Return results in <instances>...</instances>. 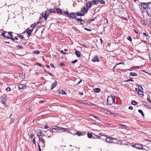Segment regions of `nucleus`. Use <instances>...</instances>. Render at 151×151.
<instances>
[{"label":"nucleus","mask_w":151,"mask_h":151,"mask_svg":"<svg viewBox=\"0 0 151 151\" xmlns=\"http://www.w3.org/2000/svg\"><path fill=\"white\" fill-rule=\"evenodd\" d=\"M150 4V2L142 3L141 6L143 7L144 8L145 10L146 11V13L148 14V15L151 16V9L149 6V4Z\"/></svg>","instance_id":"f257e3e1"},{"label":"nucleus","mask_w":151,"mask_h":151,"mask_svg":"<svg viewBox=\"0 0 151 151\" xmlns=\"http://www.w3.org/2000/svg\"><path fill=\"white\" fill-rule=\"evenodd\" d=\"M115 101V97L114 96H109L107 99L108 103L110 105L112 104Z\"/></svg>","instance_id":"f03ea898"},{"label":"nucleus","mask_w":151,"mask_h":151,"mask_svg":"<svg viewBox=\"0 0 151 151\" xmlns=\"http://www.w3.org/2000/svg\"><path fill=\"white\" fill-rule=\"evenodd\" d=\"M50 129L52 130H55V131H53L54 132H57L58 131H62L63 129L62 127H59L57 126H54V127H51Z\"/></svg>","instance_id":"7ed1b4c3"},{"label":"nucleus","mask_w":151,"mask_h":151,"mask_svg":"<svg viewBox=\"0 0 151 151\" xmlns=\"http://www.w3.org/2000/svg\"><path fill=\"white\" fill-rule=\"evenodd\" d=\"M108 143H111L114 142L113 140H115V138H111L110 137H107L106 138H104Z\"/></svg>","instance_id":"20e7f679"},{"label":"nucleus","mask_w":151,"mask_h":151,"mask_svg":"<svg viewBox=\"0 0 151 151\" xmlns=\"http://www.w3.org/2000/svg\"><path fill=\"white\" fill-rule=\"evenodd\" d=\"M53 135L52 132L51 131L47 130L46 131V134L45 135V136L50 138Z\"/></svg>","instance_id":"39448f33"},{"label":"nucleus","mask_w":151,"mask_h":151,"mask_svg":"<svg viewBox=\"0 0 151 151\" xmlns=\"http://www.w3.org/2000/svg\"><path fill=\"white\" fill-rule=\"evenodd\" d=\"M133 147L136 148L137 149H143L142 145L139 144L134 145H133Z\"/></svg>","instance_id":"423d86ee"},{"label":"nucleus","mask_w":151,"mask_h":151,"mask_svg":"<svg viewBox=\"0 0 151 151\" xmlns=\"http://www.w3.org/2000/svg\"><path fill=\"white\" fill-rule=\"evenodd\" d=\"M18 86L19 89L26 88L27 87L25 84H19Z\"/></svg>","instance_id":"0eeeda50"},{"label":"nucleus","mask_w":151,"mask_h":151,"mask_svg":"<svg viewBox=\"0 0 151 151\" xmlns=\"http://www.w3.org/2000/svg\"><path fill=\"white\" fill-rule=\"evenodd\" d=\"M92 61L94 62H99L100 61V59L98 56L96 55L92 60Z\"/></svg>","instance_id":"6e6552de"},{"label":"nucleus","mask_w":151,"mask_h":151,"mask_svg":"<svg viewBox=\"0 0 151 151\" xmlns=\"http://www.w3.org/2000/svg\"><path fill=\"white\" fill-rule=\"evenodd\" d=\"M39 139L40 142H41L42 143V146L44 147L45 146V141L42 138L40 137H39Z\"/></svg>","instance_id":"1a4fd4ad"},{"label":"nucleus","mask_w":151,"mask_h":151,"mask_svg":"<svg viewBox=\"0 0 151 151\" xmlns=\"http://www.w3.org/2000/svg\"><path fill=\"white\" fill-rule=\"evenodd\" d=\"M33 29H30L29 30V29L28 28L26 29L25 30V31L26 32V33L29 35L28 37L31 35V33L33 31Z\"/></svg>","instance_id":"9d476101"},{"label":"nucleus","mask_w":151,"mask_h":151,"mask_svg":"<svg viewBox=\"0 0 151 151\" xmlns=\"http://www.w3.org/2000/svg\"><path fill=\"white\" fill-rule=\"evenodd\" d=\"M142 104L145 106L147 108L150 109V105L148 103L145 101H143L142 102Z\"/></svg>","instance_id":"9b49d317"},{"label":"nucleus","mask_w":151,"mask_h":151,"mask_svg":"<svg viewBox=\"0 0 151 151\" xmlns=\"http://www.w3.org/2000/svg\"><path fill=\"white\" fill-rule=\"evenodd\" d=\"M36 133L38 136L40 137V136H41L42 131L40 129H37L36 130Z\"/></svg>","instance_id":"f8f14e48"},{"label":"nucleus","mask_w":151,"mask_h":151,"mask_svg":"<svg viewBox=\"0 0 151 151\" xmlns=\"http://www.w3.org/2000/svg\"><path fill=\"white\" fill-rule=\"evenodd\" d=\"M68 17L73 19H76L75 13L73 12L71 13L70 14L69 13V16Z\"/></svg>","instance_id":"ddd939ff"},{"label":"nucleus","mask_w":151,"mask_h":151,"mask_svg":"<svg viewBox=\"0 0 151 151\" xmlns=\"http://www.w3.org/2000/svg\"><path fill=\"white\" fill-rule=\"evenodd\" d=\"M92 2L89 1L86 4V6L88 9H90L92 6Z\"/></svg>","instance_id":"4468645a"},{"label":"nucleus","mask_w":151,"mask_h":151,"mask_svg":"<svg viewBox=\"0 0 151 151\" xmlns=\"http://www.w3.org/2000/svg\"><path fill=\"white\" fill-rule=\"evenodd\" d=\"M81 10L82 11V12H83L85 14V13H87L88 11V9L85 7H83L81 9Z\"/></svg>","instance_id":"2eb2a0df"},{"label":"nucleus","mask_w":151,"mask_h":151,"mask_svg":"<svg viewBox=\"0 0 151 151\" xmlns=\"http://www.w3.org/2000/svg\"><path fill=\"white\" fill-rule=\"evenodd\" d=\"M136 91H138V93L140 95H142L143 93V89L142 90V89H140L139 88L138 89L136 88Z\"/></svg>","instance_id":"dca6fc26"},{"label":"nucleus","mask_w":151,"mask_h":151,"mask_svg":"<svg viewBox=\"0 0 151 151\" xmlns=\"http://www.w3.org/2000/svg\"><path fill=\"white\" fill-rule=\"evenodd\" d=\"M12 32H8V34L10 36V37H8V38L10 39L13 41H14V38L12 37L13 35H12Z\"/></svg>","instance_id":"f3484780"},{"label":"nucleus","mask_w":151,"mask_h":151,"mask_svg":"<svg viewBox=\"0 0 151 151\" xmlns=\"http://www.w3.org/2000/svg\"><path fill=\"white\" fill-rule=\"evenodd\" d=\"M76 134L78 135V136H81V135H84L85 134V132H83L81 133L80 132L77 131L75 134Z\"/></svg>","instance_id":"a211bd4d"},{"label":"nucleus","mask_w":151,"mask_h":151,"mask_svg":"<svg viewBox=\"0 0 151 151\" xmlns=\"http://www.w3.org/2000/svg\"><path fill=\"white\" fill-rule=\"evenodd\" d=\"M57 84V83L56 81H55L54 83H53L51 86V89H53L54 88L56 87Z\"/></svg>","instance_id":"6ab92c4d"},{"label":"nucleus","mask_w":151,"mask_h":151,"mask_svg":"<svg viewBox=\"0 0 151 151\" xmlns=\"http://www.w3.org/2000/svg\"><path fill=\"white\" fill-rule=\"evenodd\" d=\"M58 92L60 93L61 94H66L65 92L62 90H58Z\"/></svg>","instance_id":"aec40b11"},{"label":"nucleus","mask_w":151,"mask_h":151,"mask_svg":"<svg viewBox=\"0 0 151 151\" xmlns=\"http://www.w3.org/2000/svg\"><path fill=\"white\" fill-rule=\"evenodd\" d=\"M19 77L22 79H24L25 77V74L24 73H21L19 74Z\"/></svg>","instance_id":"412c9836"},{"label":"nucleus","mask_w":151,"mask_h":151,"mask_svg":"<svg viewBox=\"0 0 151 151\" xmlns=\"http://www.w3.org/2000/svg\"><path fill=\"white\" fill-rule=\"evenodd\" d=\"M85 14L83 13V12H81L80 13L78 12L77 13L76 15L78 16H83Z\"/></svg>","instance_id":"4be33fe9"},{"label":"nucleus","mask_w":151,"mask_h":151,"mask_svg":"<svg viewBox=\"0 0 151 151\" xmlns=\"http://www.w3.org/2000/svg\"><path fill=\"white\" fill-rule=\"evenodd\" d=\"M56 12L59 14H62V10L60 9H55Z\"/></svg>","instance_id":"5701e85b"},{"label":"nucleus","mask_w":151,"mask_h":151,"mask_svg":"<svg viewBox=\"0 0 151 151\" xmlns=\"http://www.w3.org/2000/svg\"><path fill=\"white\" fill-rule=\"evenodd\" d=\"M130 76H136L137 75V73L134 72H130Z\"/></svg>","instance_id":"b1692460"},{"label":"nucleus","mask_w":151,"mask_h":151,"mask_svg":"<svg viewBox=\"0 0 151 151\" xmlns=\"http://www.w3.org/2000/svg\"><path fill=\"white\" fill-rule=\"evenodd\" d=\"M94 91L97 93H99L100 92L101 89L99 88H95L94 89Z\"/></svg>","instance_id":"393cba45"},{"label":"nucleus","mask_w":151,"mask_h":151,"mask_svg":"<svg viewBox=\"0 0 151 151\" xmlns=\"http://www.w3.org/2000/svg\"><path fill=\"white\" fill-rule=\"evenodd\" d=\"M75 53L78 57H79L81 56V55L79 52L76 51H75Z\"/></svg>","instance_id":"a878e982"},{"label":"nucleus","mask_w":151,"mask_h":151,"mask_svg":"<svg viewBox=\"0 0 151 151\" xmlns=\"http://www.w3.org/2000/svg\"><path fill=\"white\" fill-rule=\"evenodd\" d=\"M62 128L63 129L62 130V131H61L62 132H67L68 133H69L70 132L69 131V130L67 129V128H64L63 127H62Z\"/></svg>","instance_id":"bb28decb"},{"label":"nucleus","mask_w":151,"mask_h":151,"mask_svg":"<svg viewBox=\"0 0 151 151\" xmlns=\"http://www.w3.org/2000/svg\"><path fill=\"white\" fill-rule=\"evenodd\" d=\"M87 136H88V137L89 138H91L93 137L92 134L91 133H90L89 132H88L87 133Z\"/></svg>","instance_id":"cd10ccee"},{"label":"nucleus","mask_w":151,"mask_h":151,"mask_svg":"<svg viewBox=\"0 0 151 151\" xmlns=\"http://www.w3.org/2000/svg\"><path fill=\"white\" fill-rule=\"evenodd\" d=\"M45 13H42V17H45V16H48L49 15H47V12H45Z\"/></svg>","instance_id":"c85d7f7f"},{"label":"nucleus","mask_w":151,"mask_h":151,"mask_svg":"<svg viewBox=\"0 0 151 151\" xmlns=\"http://www.w3.org/2000/svg\"><path fill=\"white\" fill-rule=\"evenodd\" d=\"M131 104L133 105H137L138 104L137 102L135 101H132Z\"/></svg>","instance_id":"c756f323"},{"label":"nucleus","mask_w":151,"mask_h":151,"mask_svg":"<svg viewBox=\"0 0 151 151\" xmlns=\"http://www.w3.org/2000/svg\"><path fill=\"white\" fill-rule=\"evenodd\" d=\"M138 111L139 113H140L142 116H144V113L142 111L141 109L139 110Z\"/></svg>","instance_id":"7c9ffc66"},{"label":"nucleus","mask_w":151,"mask_h":151,"mask_svg":"<svg viewBox=\"0 0 151 151\" xmlns=\"http://www.w3.org/2000/svg\"><path fill=\"white\" fill-rule=\"evenodd\" d=\"M33 53L36 54H39L40 53V52L39 51L37 50V51H34L33 52Z\"/></svg>","instance_id":"2f4dec72"},{"label":"nucleus","mask_w":151,"mask_h":151,"mask_svg":"<svg viewBox=\"0 0 151 151\" xmlns=\"http://www.w3.org/2000/svg\"><path fill=\"white\" fill-rule=\"evenodd\" d=\"M91 2H92V4H93V5H95L96 4L97 0H93Z\"/></svg>","instance_id":"473e14b6"},{"label":"nucleus","mask_w":151,"mask_h":151,"mask_svg":"<svg viewBox=\"0 0 151 151\" xmlns=\"http://www.w3.org/2000/svg\"><path fill=\"white\" fill-rule=\"evenodd\" d=\"M104 111L105 113L106 114H111V113L110 111H109L106 110H104Z\"/></svg>","instance_id":"72a5a7b5"},{"label":"nucleus","mask_w":151,"mask_h":151,"mask_svg":"<svg viewBox=\"0 0 151 151\" xmlns=\"http://www.w3.org/2000/svg\"><path fill=\"white\" fill-rule=\"evenodd\" d=\"M49 12H50V13H55V11L54 10L52 9H50L49 10Z\"/></svg>","instance_id":"f704fd0d"},{"label":"nucleus","mask_w":151,"mask_h":151,"mask_svg":"<svg viewBox=\"0 0 151 151\" xmlns=\"http://www.w3.org/2000/svg\"><path fill=\"white\" fill-rule=\"evenodd\" d=\"M129 81H132V82H134V80H132V79H128L127 80H126L125 81V82H129Z\"/></svg>","instance_id":"c9c22d12"},{"label":"nucleus","mask_w":151,"mask_h":151,"mask_svg":"<svg viewBox=\"0 0 151 151\" xmlns=\"http://www.w3.org/2000/svg\"><path fill=\"white\" fill-rule=\"evenodd\" d=\"M140 22H141V23L142 24L144 25L145 26L146 25V24L144 20H140Z\"/></svg>","instance_id":"e433bc0d"},{"label":"nucleus","mask_w":151,"mask_h":151,"mask_svg":"<svg viewBox=\"0 0 151 151\" xmlns=\"http://www.w3.org/2000/svg\"><path fill=\"white\" fill-rule=\"evenodd\" d=\"M34 134L33 133H32L30 134V137L31 139L33 138L34 136Z\"/></svg>","instance_id":"4c0bfd02"},{"label":"nucleus","mask_w":151,"mask_h":151,"mask_svg":"<svg viewBox=\"0 0 151 151\" xmlns=\"http://www.w3.org/2000/svg\"><path fill=\"white\" fill-rule=\"evenodd\" d=\"M5 31L4 32H3V33H1V35L2 37H5L6 35H5Z\"/></svg>","instance_id":"58836bf2"},{"label":"nucleus","mask_w":151,"mask_h":151,"mask_svg":"<svg viewBox=\"0 0 151 151\" xmlns=\"http://www.w3.org/2000/svg\"><path fill=\"white\" fill-rule=\"evenodd\" d=\"M127 39H128V40L130 41H132V39L131 36H129L128 37Z\"/></svg>","instance_id":"ea45409f"},{"label":"nucleus","mask_w":151,"mask_h":151,"mask_svg":"<svg viewBox=\"0 0 151 151\" xmlns=\"http://www.w3.org/2000/svg\"><path fill=\"white\" fill-rule=\"evenodd\" d=\"M63 13L64 14H65V15H66L68 17V16H69V13L68 12H63Z\"/></svg>","instance_id":"a19ab883"},{"label":"nucleus","mask_w":151,"mask_h":151,"mask_svg":"<svg viewBox=\"0 0 151 151\" xmlns=\"http://www.w3.org/2000/svg\"><path fill=\"white\" fill-rule=\"evenodd\" d=\"M5 35H6L5 37L8 38V36L9 35V34H8V32H5Z\"/></svg>","instance_id":"79ce46f5"},{"label":"nucleus","mask_w":151,"mask_h":151,"mask_svg":"<svg viewBox=\"0 0 151 151\" xmlns=\"http://www.w3.org/2000/svg\"><path fill=\"white\" fill-rule=\"evenodd\" d=\"M76 20L78 22L79 21H80L81 22L83 21V19H81V18H80V19H78L76 18Z\"/></svg>","instance_id":"37998d69"},{"label":"nucleus","mask_w":151,"mask_h":151,"mask_svg":"<svg viewBox=\"0 0 151 151\" xmlns=\"http://www.w3.org/2000/svg\"><path fill=\"white\" fill-rule=\"evenodd\" d=\"M17 48H20V49H21V48H23V47L21 45H18L17 46Z\"/></svg>","instance_id":"c03bdc74"},{"label":"nucleus","mask_w":151,"mask_h":151,"mask_svg":"<svg viewBox=\"0 0 151 151\" xmlns=\"http://www.w3.org/2000/svg\"><path fill=\"white\" fill-rule=\"evenodd\" d=\"M36 25V24L35 23H34V24H32L30 27L32 28H34L35 27Z\"/></svg>","instance_id":"a18cd8bd"},{"label":"nucleus","mask_w":151,"mask_h":151,"mask_svg":"<svg viewBox=\"0 0 151 151\" xmlns=\"http://www.w3.org/2000/svg\"><path fill=\"white\" fill-rule=\"evenodd\" d=\"M99 1L100 2L101 4H104L105 3V1L103 0H100Z\"/></svg>","instance_id":"49530a36"},{"label":"nucleus","mask_w":151,"mask_h":151,"mask_svg":"<svg viewBox=\"0 0 151 151\" xmlns=\"http://www.w3.org/2000/svg\"><path fill=\"white\" fill-rule=\"evenodd\" d=\"M6 91H10L11 90V88H10L8 87L6 88Z\"/></svg>","instance_id":"de8ad7c7"},{"label":"nucleus","mask_w":151,"mask_h":151,"mask_svg":"<svg viewBox=\"0 0 151 151\" xmlns=\"http://www.w3.org/2000/svg\"><path fill=\"white\" fill-rule=\"evenodd\" d=\"M93 116V117H95L96 119H97L99 120L100 119V118L99 117L97 116Z\"/></svg>","instance_id":"09e8293b"},{"label":"nucleus","mask_w":151,"mask_h":151,"mask_svg":"<svg viewBox=\"0 0 151 151\" xmlns=\"http://www.w3.org/2000/svg\"><path fill=\"white\" fill-rule=\"evenodd\" d=\"M18 37H19L21 39H22L24 38V37L21 35H19L18 36Z\"/></svg>","instance_id":"8fccbe9b"},{"label":"nucleus","mask_w":151,"mask_h":151,"mask_svg":"<svg viewBox=\"0 0 151 151\" xmlns=\"http://www.w3.org/2000/svg\"><path fill=\"white\" fill-rule=\"evenodd\" d=\"M77 62V60H74L73 61L71 62V63H72L74 64L76 63V62Z\"/></svg>","instance_id":"3c124183"},{"label":"nucleus","mask_w":151,"mask_h":151,"mask_svg":"<svg viewBox=\"0 0 151 151\" xmlns=\"http://www.w3.org/2000/svg\"><path fill=\"white\" fill-rule=\"evenodd\" d=\"M1 103L4 105H5L6 104L5 102H4V101L2 100L1 101Z\"/></svg>","instance_id":"603ef678"},{"label":"nucleus","mask_w":151,"mask_h":151,"mask_svg":"<svg viewBox=\"0 0 151 151\" xmlns=\"http://www.w3.org/2000/svg\"><path fill=\"white\" fill-rule=\"evenodd\" d=\"M60 52L63 54L64 55H65L66 54V52H63V51L62 50H61L60 51Z\"/></svg>","instance_id":"864d4df0"},{"label":"nucleus","mask_w":151,"mask_h":151,"mask_svg":"<svg viewBox=\"0 0 151 151\" xmlns=\"http://www.w3.org/2000/svg\"><path fill=\"white\" fill-rule=\"evenodd\" d=\"M35 138H34L33 140H32V142L33 143L35 144V145H36V143H35Z\"/></svg>","instance_id":"5fc2aeb1"},{"label":"nucleus","mask_w":151,"mask_h":151,"mask_svg":"<svg viewBox=\"0 0 151 151\" xmlns=\"http://www.w3.org/2000/svg\"><path fill=\"white\" fill-rule=\"evenodd\" d=\"M96 136L98 137V138L99 139H104V138H102V137H99L98 136Z\"/></svg>","instance_id":"6e6d98bb"},{"label":"nucleus","mask_w":151,"mask_h":151,"mask_svg":"<svg viewBox=\"0 0 151 151\" xmlns=\"http://www.w3.org/2000/svg\"><path fill=\"white\" fill-rule=\"evenodd\" d=\"M84 29L87 31H88L89 32L91 31V30L89 29H88L86 28H84Z\"/></svg>","instance_id":"4d7b16f0"},{"label":"nucleus","mask_w":151,"mask_h":151,"mask_svg":"<svg viewBox=\"0 0 151 151\" xmlns=\"http://www.w3.org/2000/svg\"><path fill=\"white\" fill-rule=\"evenodd\" d=\"M129 109H130V110H132L133 109V107H132V106H130L129 107Z\"/></svg>","instance_id":"13d9d810"},{"label":"nucleus","mask_w":151,"mask_h":151,"mask_svg":"<svg viewBox=\"0 0 151 151\" xmlns=\"http://www.w3.org/2000/svg\"><path fill=\"white\" fill-rule=\"evenodd\" d=\"M143 34L144 36H145L146 37L148 36L147 33L146 32H144L143 33Z\"/></svg>","instance_id":"bf43d9fd"},{"label":"nucleus","mask_w":151,"mask_h":151,"mask_svg":"<svg viewBox=\"0 0 151 151\" xmlns=\"http://www.w3.org/2000/svg\"><path fill=\"white\" fill-rule=\"evenodd\" d=\"M37 65H38L39 66H41L42 65L40 63H36Z\"/></svg>","instance_id":"052dcab7"},{"label":"nucleus","mask_w":151,"mask_h":151,"mask_svg":"<svg viewBox=\"0 0 151 151\" xmlns=\"http://www.w3.org/2000/svg\"><path fill=\"white\" fill-rule=\"evenodd\" d=\"M47 73L52 76H53V75L50 72H47Z\"/></svg>","instance_id":"680f3d73"},{"label":"nucleus","mask_w":151,"mask_h":151,"mask_svg":"<svg viewBox=\"0 0 151 151\" xmlns=\"http://www.w3.org/2000/svg\"><path fill=\"white\" fill-rule=\"evenodd\" d=\"M134 68V67H132L130 69H128V70L129 71H132L133 70Z\"/></svg>","instance_id":"e2e57ef3"},{"label":"nucleus","mask_w":151,"mask_h":151,"mask_svg":"<svg viewBox=\"0 0 151 151\" xmlns=\"http://www.w3.org/2000/svg\"><path fill=\"white\" fill-rule=\"evenodd\" d=\"M138 88H140V89H142V90L143 89L142 88V87H141V85H138Z\"/></svg>","instance_id":"0e129e2a"},{"label":"nucleus","mask_w":151,"mask_h":151,"mask_svg":"<svg viewBox=\"0 0 151 151\" xmlns=\"http://www.w3.org/2000/svg\"><path fill=\"white\" fill-rule=\"evenodd\" d=\"M38 149L39 151H41V149L40 147V146L39 145H38Z\"/></svg>","instance_id":"69168bd1"},{"label":"nucleus","mask_w":151,"mask_h":151,"mask_svg":"<svg viewBox=\"0 0 151 151\" xmlns=\"http://www.w3.org/2000/svg\"><path fill=\"white\" fill-rule=\"evenodd\" d=\"M14 120L12 119H11V120L10 121V123H12L13 122H14Z\"/></svg>","instance_id":"338daca9"},{"label":"nucleus","mask_w":151,"mask_h":151,"mask_svg":"<svg viewBox=\"0 0 151 151\" xmlns=\"http://www.w3.org/2000/svg\"><path fill=\"white\" fill-rule=\"evenodd\" d=\"M82 82V80H81L77 84V85L79 84Z\"/></svg>","instance_id":"774afa93"}]
</instances>
